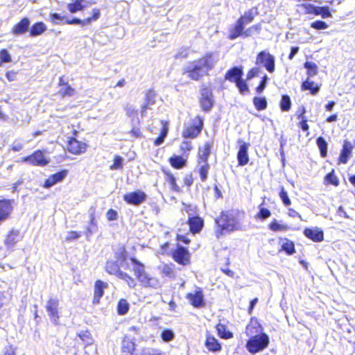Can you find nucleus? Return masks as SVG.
Masks as SVG:
<instances>
[{"mask_svg":"<svg viewBox=\"0 0 355 355\" xmlns=\"http://www.w3.org/2000/svg\"><path fill=\"white\" fill-rule=\"evenodd\" d=\"M313 4L304 3L297 5L298 12L302 15H311Z\"/></svg>","mask_w":355,"mask_h":355,"instance_id":"nucleus-51","label":"nucleus"},{"mask_svg":"<svg viewBox=\"0 0 355 355\" xmlns=\"http://www.w3.org/2000/svg\"><path fill=\"white\" fill-rule=\"evenodd\" d=\"M128 252L125 246H121L119 251L115 253V258L118 261H125L127 259Z\"/></svg>","mask_w":355,"mask_h":355,"instance_id":"nucleus-60","label":"nucleus"},{"mask_svg":"<svg viewBox=\"0 0 355 355\" xmlns=\"http://www.w3.org/2000/svg\"><path fill=\"white\" fill-rule=\"evenodd\" d=\"M321 86L322 85L320 83H316L309 78H307L302 83L301 90L309 91L311 95L315 96L320 92Z\"/></svg>","mask_w":355,"mask_h":355,"instance_id":"nucleus-28","label":"nucleus"},{"mask_svg":"<svg viewBox=\"0 0 355 355\" xmlns=\"http://www.w3.org/2000/svg\"><path fill=\"white\" fill-rule=\"evenodd\" d=\"M175 337L173 331L171 329H165L161 333V338L164 342H169Z\"/></svg>","mask_w":355,"mask_h":355,"instance_id":"nucleus-61","label":"nucleus"},{"mask_svg":"<svg viewBox=\"0 0 355 355\" xmlns=\"http://www.w3.org/2000/svg\"><path fill=\"white\" fill-rule=\"evenodd\" d=\"M204 128V118L200 114L196 115L184 125L182 137L185 139H194L199 137Z\"/></svg>","mask_w":355,"mask_h":355,"instance_id":"nucleus-4","label":"nucleus"},{"mask_svg":"<svg viewBox=\"0 0 355 355\" xmlns=\"http://www.w3.org/2000/svg\"><path fill=\"white\" fill-rule=\"evenodd\" d=\"M268 228L270 230L277 232H285L290 229L289 226L286 224H280L277 220L273 219L269 224Z\"/></svg>","mask_w":355,"mask_h":355,"instance_id":"nucleus-40","label":"nucleus"},{"mask_svg":"<svg viewBox=\"0 0 355 355\" xmlns=\"http://www.w3.org/2000/svg\"><path fill=\"white\" fill-rule=\"evenodd\" d=\"M243 75L242 67H233L226 71L224 78L226 80L235 83L243 77Z\"/></svg>","mask_w":355,"mask_h":355,"instance_id":"nucleus-27","label":"nucleus"},{"mask_svg":"<svg viewBox=\"0 0 355 355\" xmlns=\"http://www.w3.org/2000/svg\"><path fill=\"white\" fill-rule=\"evenodd\" d=\"M12 61L11 55L6 49L0 50V66L3 63L10 62Z\"/></svg>","mask_w":355,"mask_h":355,"instance_id":"nucleus-54","label":"nucleus"},{"mask_svg":"<svg viewBox=\"0 0 355 355\" xmlns=\"http://www.w3.org/2000/svg\"><path fill=\"white\" fill-rule=\"evenodd\" d=\"M263 327L257 318H251L245 329V334L248 336H254L263 334Z\"/></svg>","mask_w":355,"mask_h":355,"instance_id":"nucleus-26","label":"nucleus"},{"mask_svg":"<svg viewBox=\"0 0 355 355\" xmlns=\"http://www.w3.org/2000/svg\"><path fill=\"white\" fill-rule=\"evenodd\" d=\"M291 98L287 94H283L279 101V107L282 112H288L291 108Z\"/></svg>","mask_w":355,"mask_h":355,"instance_id":"nucleus-43","label":"nucleus"},{"mask_svg":"<svg viewBox=\"0 0 355 355\" xmlns=\"http://www.w3.org/2000/svg\"><path fill=\"white\" fill-rule=\"evenodd\" d=\"M237 142L239 144V148L236 155L238 166H243L248 164L250 160L248 150L250 144V143L243 141L241 139H239Z\"/></svg>","mask_w":355,"mask_h":355,"instance_id":"nucleus-14","label":"nucleus"},{"mask_svg":"<svg viewBox=\"0 0 355 355\" xmlns=\"http://www.w3.org/2000/svg\"><path fill=\"white\" fill-rule=\"evenodd\" d=\"M323 184L325 186H333L334 187H337L340 185V180L334 168H332L324 176Z\"/></svg>","mask_w":355,"mask_h":355,"instance_id":"nucleus-31","label":"nucleus"},{"mask_svg":"<svg viewBox=\"0 0 355 355\" xmlns=\"http://www.w3.org/2000/svg\"><path fill=\"white\" fill-rule=\"evenodd\" d=\"M268 80V78L267 75H264L262 78L261 81L259 82L258 86L256 87L255 90L257 93L261 94L263 92V91L265 89L267 84V81Z\"/></svg>","mask_w":355,"mask_h":355,"instance_id":"nucleus-63","label":"nucleus"},{"mask_svg":"<svg viewBox=\"0 0 355 355\" xmlns=\"http://www.w3.org/2000/svg\"><path fill=\"white\" fill-rule=\"evenodd\" d=\"M218 336L223 339H230L233 338L234 334L232 331H229L226 324L223 323H218L215 326Z\"/></svg>","mask_w":355,"mask_h":355,"instance_id":"nucleus-35","label":"nucleus"},{"mask_svg":"<svg viewBox=\"0 0 355 355\" xmlns=\"http://www.w3.org/2000/svg\"><path fill=\"white\" fill-rule=\"evenodd\" d=\"M160 272L162 275L169 278H175V266L173 263H164L162 265Z\"/></svg>","mask_w":355,"mask_h":355,"instance_id":"nucleus-38","label":"nucleus"},{"mask_svg":"<svg viewBox=\"0 0 355 355\" xmlns=\"http://www.w3.org/2000/svg\"><path fill=\"white\" fill-rule=\"evenodd\" d=\"M123 168V158L120 155H115L113 164L110 166V170H117Z\"/></svg>","mask_w":355,"mask_h":355,"instance_id":"nucleus-59","label":"nucleus"},{"mask_svg":"<svg viewBox=\"0 0 355 355\" xmlns=\"http://www.w3.org/2000/svg\"><path fill=\"white\" fill-rule=\"evenodd\" d=\"M269 343V336L266 333H263L249 337L246 341L245 347L250 354H254L266 349Z\"/></svg>","mask_w":355,"mask_h":355,"instance_id":"nucleus-6","label":"nucleus"},{"mask_svg":"<svg viewBox=\"0 0 355 355\" xmlns=\"http://www.w3.org/2000/svg\"><path fill=\"white\" fill-rule=\"evenodd\" d=\"M107 287V284L101 279H97L94 285V296L92 303L98 304L100 303L101 297L103 296L105 289Z\"/></svg>","mask_w":355,"mask_h":355,"instance_id":"nucleus-25","label":"nucleus"},{"mask_svg":"<svg viewBox=\"0 0 355 355\" xmlns=\"http://www.w3.org/2000/svg\"><path fill=\"white\" fill-rule=\"evenodd\" d=\"M244 216V211L239 209L223 210L214 219V234L220 239L226 233H232L242 230L241 218Z\"/></svg>","mask_w":355,"mask_h":355,"instance_id":"nucleus-1","label":"nucleus"},{"mask_svg":"<svg viewBox=\"0 0 355 355\" xmlns=\"http://www.w3.org/2000/svg\"><path fill=\"white\" fill-rule=\"evenodd\" d=\"M68 172L67 169H62L51 175L44 180L42 187L45 189H49L55 184L62 182L67 177Z\"/></svg>","mask_w":355,"mask_h":355,"instance_id":"nucleus-22","label":"nucleus"},{"mask_svg":"<svg viewBox=\"0 0 355 355\" xmlns=\"http://www.w3.org/2000/svg\"><path fill=\"white\" fill-rule=\"evenodd\" d=\"M46 29V26L43 21H37L29 27L28 34L30 37H37L44 33Z\"/></svg>","mask_w":355,"mask_h":355,"instance_id":"nucleus-32","label":"nucleus"},{"mask_svg":"<svg viewBox=\"0 0 355 355\" xmlns=\"http://www.w3.org/2000/svg\"><path fill=\"white\" fill-rule=\"evenodd\" d=\"M58 86V94L61 98L71 97L76 94V89L69 84L63 76L59 77Z\"/></svg>","mask_w":355,"mask_h":355,"instance_id":"nucleus-17","label":"nucleus"},{"mask_svg":"<svg viewBox=\"0 0 355 355\" xmlns=\"http://www.w3.org/2000/svg\"><path fill=\"white\" fill-rule=\"evenodd\" d=\"M204 345L206 349L210 352L216 353L222 350L221 343L210 331L206 332Z\"/></svg>","mask_w":355,"mask_h":355,"instance_id":"nucleus-20","label":"nucleus"},{"mask_svg":"<svg viewBox=\"0 0 355 355\" xmlns=\"http://www.w3.org/2000/svg\"><path fill=\"white\" fill-rule=\"evenodd\" d=\"M140 355H164L163 352L159 349L149 348L143 349Z\"/></svg>","mask_w":355,"mask_h":355,"instance_id":"nucleus-64","label":"nucleus"},{"mask_svg":"<svg viewBox=\"0 0 355 355\" xmlns=\"http://www.w3.org/2000/svg\"><path fill=\"white\" fill-rule=\"evenodd\" d=\"M82 235L81 232H77V231H69L67 233V236L65 237V241L67 242H71L73 240H76L79 239Z\"/></svg>","mask_w":355,"mask_h":355,"instance_id":"nucleus-62","label":"nucleus"},{"mask_svg":"<svg viewBox=\"0 0 355 355\" xmlns=\"http://www.w3.org/2000/svg\"><path fill=\"white\" fill-rule=\"evenodd\" d=\"M255 63L263 65L269 73H273L275 70V57L268 52L260 51L256 57Z\"/></svg>","mask_w":355,"mask_h":355,"instance_id":"nucleus-11","label":"nucleus"},{"mask_svg":"<svg viewBox=\"0 0 355 355\" xmlns=\"http://www.w3.org/2000/svg\"><path fill=\"white\" fill-rule=\"evenodd\" d=\"M186 298L195 308H202L205 306L203 291L199 287L193 293H188L186 295Z\"/></svg>","mask_w":355,"mask_h":355,"instance_id":"nucleus-16","label":"nucleus"},{"mask_svg":"<svg viewBox=\"0 0 355 355\" xmlns=\"http://www.w3.org/2000/svg\"><path fill=\"white\" fill-rule=\"evenodd\" d=\"M121 352L123 355H137V345L135 338L125 335L121 340Z\"/></svg>","mask_w":355,"mask_h":355,"instance_id":"nucleus-15","label":"nucleus"},{"mask_svg":"<svg viewBox=\"0 0 355 355\" xmlns=\"http://www.w3.org/2000/svg\"><path fill=\"white\" fill-rule=\"evenodd\" d=\"M263 204L259 205V211L255 215L256 218L261 220H266L271 216V211L268 208L262 207Z\"/></svg>","mask_w":355,"mask_h":355,"instance_id":"nucleus-50","label":"nucleus"},{"mask_svg":"<svg viewBox=\"0 0 355 355\" xmlns=\"http://www.w3.org/2000/svg\"><path fill=\"white\" fill-rule=\"evenodd\" d=\"M179 149L182 155L188 158L190 152L193 149L192 142L187 139L182 141L180 144Z\"/></svg>","mask_w":355,"mask_h":355,"instance_id":"nucleus-41","label":"nucleus"},{"mask_svg":"<svg viewBox=\"0 0 355 355\" xmlns=\"http://www.w3.org/2000/svg\"><path fill=\"white\" fill-rule=\"evenodd\" d=\"M105 271L112 275L119 276V273L121 272L119 263L114 260H108L105 263Z\"/></svg>","mask_w":355,"mask_h":355,"instance_id":"nucleus-37","label":"nucleus"},{"mask_svg":"<svg viewBox=\"0 0 355 355\" xmlns=\"http://www.w3.org/2000/svg\"><path fill=\"white\" fill-rule=\"evenodd\" d=\"M198 102L203 112L208 113L212 110L214 105V96L211 87L206 85L201 87Z\"/></svg>","mask_w":355,"mask_h":355,"instance_id":"nucleus-7","label":"nucleus"},{"mask_svg":"<svg viewBox=\"0 0 355 355\" xmlns=\"http://www.w3.org/2000/svg\"><path fill=\"white\" fill-rule=\"evenodd\" d=\"M18 231L11 230L5 239V244L8 247H12L17 243Z\"/></svg>","mask_w":355,"mask_h":355,"instance_id":"nucleus-46","label":"nucleus"},{"mask_svg":"<svg viewBox=\"0 0 355 355\" xmlns=\"http://www.w3.org/2000/svg\"><path fill=\"white\" fill-rule=\"evenodd\" d=\"M146 198V194L141 190L129 192L123 196V200L127 204L135 206L141 205Z\"/></svg>","mask_w":355,"mask_h":355,"instance_id":"nucleus-13","label":"nucleus"},{"mask_svg":"<svg viewBox=\"0 0 355 355\" xmlns=\"http://www.w3.org/2000/svg\"><path fill=\"white\" fill-rule=\"evenodd\" d=\"M234 84L238 88L239 92L241 95H245L250 92V89L247 84L246 80H244L241 78Z\"/></svg>","mask_w":355,"mask_h":355,"instance_id":"nucleus-48","label":"nucleus"},{"mask_svg":"<svg viewBox=\"0 0 355 355\" xmlns=\"http://www.w3.org/2000/svg\"><path fill=\"white\" fill-rule=\"evenodd\" d=\"M130 260L133 264V272L140 285L144 288H157L159 286L157 278L150 276L146 271L144 263L135 257H130Z\"/></svg>","mask_w":355,"mask_h":355,"instance_id":"nucleus-3","label":"nucleus"},{"mask_svg":"<svg viewBox=\"0 0 355 355\" xmlns=\"http://www.w3.org/2000/svg\"><path fill=\"white\" fill-rule=\"evenodd\" d=\"M171 256L174 261L180 266H186L191 263V253L184 246L178 245L172 251Z\"/></svg>","mask_w":355,"mask_h":355,"instance_id":"nucleus-9","label":"nucleus"},{"mask_svg":"<svg viewBox=\"0 0 355 355\" xmlns=\"http://www.w3.org/2000/svg\"><path fill=\"white\" fill-rule=\"evenodd\" d=\"M78 336L82 340V341L86 344H89L92 341V334L88 330H83L80 331Z\"/></svg>","mask_w":355,"mask_h":355,"instance_id":"nucleus-57","label":"nucleus"},{"mask_svg":"<svg viewBox=\"0 0 355 355\" xmlns=\"http://www.w3.org/2000/svg\"><path fill=\"white\" fill-rule=\"evenodd\" d=\"M257 14V8H251L246 10L238 19L246 25L252 22Z\"/></svg>","mask_w":355,"mask_h":355,"instance_id":"nucleus-36","label":"nucleus"},{"mask_svg":"<svg viewBox=\"0 0 355 355\" xmlns=\"http://www.w3.org/2000/svg\"><path fill=\"white\" fill-rule=\"evenodd\" d=\"M88 148L87 143L78 140L75 137H69L67 144V151L74 155L85 153Z\"/></svg>","mask_w":355,"mask_h":355,"instance_id":"nucleus-12","label":"nucleus"},{"mask_svg":"<svg viewBox=\"0 0 355 355\" xmlns=\"http://www.w3.org/2000/svg\"><path fill=\"white\" fill-rule=\"evenodd\" d=\"M212 53H206L198 59L192 61L189 65L183 69V74L187 76L192 80L198 81L204 76L209 75L208 71L215 65Z\"/></svg>","mask_w":355,"mask_h":355,"instance_id":"nucleus-2","label":"nucleus"},{"mask_svg":"<svg viewBox=\"0 0 355 355\" xmlns=\"http://www.w3.org/2000/svg\"><path fill=\"white\" fill-rule=\"evenodd\" d=\"M213 146V141L206 142L202 149H199V153L197 157L198 164L201 162H208L209 157L211 154V148Z\"/></svg>","mask_w":355,"mask_h":355,"instance_id":"nucleus-30","label":"nucleus"},{"mask_svg":"<svg viewBox=\"0 0 355 355\" xmlns=\"http://www.w3.org/2000/svg\"><path fill=\"white\" fill-rule=\"evenodd\" d=\"M304 68L306 69V74L308 77H313L318 73V66L313 62L306 61L304 64Z\"/></svg>","mask_w":355,"mask_h":355,"instance_id":"nucleus-49","label":"nucleus"},{"mask_svg":"<svg viewBox=\"0 0 355 355\" xmlns=\"http://www.w3.org/2000/svg\"><path fill=\"white\" fill-rule=\"evenodd\" d=\"M187 224L189 226V230L192 234L200 233L204 227V219L198 215L189 216Z\"/></svg>","mask_w":355,"mask_h":355,"instance_id":"nucleus-18","label":"nucleus"},{"mask_svg":"<svg viewBox=\"0 0 355 355\" xmlns=\"http://www.w3.org/2000/svg\"><path fill=\"white\" fill-rule=\"evenodd\" d=\"M85 8V6L83 3L78 2L69 3L67 4V9L71 13H75L78 11L83 10Z\"/></svg>","mask_w":355,"mask_h":355,"instance_id":"nucleus-55","label":"nucleus"},{"mask_svg":"<svg viewBox=\"0 0 355 355\" xmlns=\"http://www.w3.org/2000/svg\"><path fill=\"white\" fill-rule=\"evenodd\" d=\"M117 277L123 280L131 288H134L137 286V282L135 278L125 272L121 271L119 273V276Z\"/></svg>","mask_w":355,"mask_h":355,"instance_id":"nucleus-42","label":"nucleus"},{"mask_svg":"<svg viewBox=\"0 0 355 355\" xmlns=\"http://www.w3.org/2000/svg\"><path fill=\"white\" fill-rule=\"evenodd\" d=\"M50 320L55 325L60 324L59 300L56 297H50L45 306Z\"/></svg>","mask_w":355,"mask_h":355,"instance_id":"nucleus-10","label":"nucleus"},{"mask_svg":"<svg viewBox=\"0 0 355 355\" xmlns=\"http://www.w3.org/2000/svg\"><path fill=\"white\" fill-rule=\"evenodd\" d=\"M130 309V305L125 299H120L117 303V313L120 315L126 314Z\"/></svg>","mask_w":355,"mask_h":355,"instance_id":"nucleus-44","label":"nucleus"},{"mask_svg":"<svg viewBox=\"0 0 355 355\" xmlns=\"http://www.w3.org/2000/svg\"><path fill=\"white\" fill-rule=\"evenodd\" d=\"M254 106L258 111L264 110L268 106V102L265 97H254L252 99Z\"/></svg>","mask_w":355,"mask_h":355,"instance_id":"nucleus-45","label":"nucleus"},{"mask_svg":"<svg viewBox=\"0 0 355 355\" xmlns=\"http://www.w3.org/2000/svg\"><path fill=\"white\" fill-rule=\"evenodd\" d=\"M353 146L352 143L345 139L343 141L342 149L337 159V164H345L352 157Z\"/></svg>","mask_w":355,"mask_h":355,"instance_id":"nucleus-19","label":"nucleus"},{"mask_svg":"<svg viewBox=\"0 0 355 355\" xmlns=\"http://www.w3.org/2000/svg\"><path fill=\"white\" fill-rule=\"evenodd\" d=\"M202 164L198 168L200 180L205 182L208 177L210 165L208 162H201Z\"/></svg>","mask_w":355,"mask_h":355,"instance_id":"nucleus-47","label":"nucleus"},{"mask_svg":"<svg viewBox=\"0 0 355 355\" xmlns=\"http://www.w3.org/2000/svg\"><path fill=\"white\" fill-rule=\"evenodd\" d=\"M316 144L320 150V155L324 158L327 156L328 144L325 139L322 137H318L316 139Z\"/></svg>","mask_w":355,"mask_h":355,"instance_id":"nucleus-39","label":"nucleus"},{"mask_svg":"<svg viewBox=\"0 0 355 355\" xmlns=\"http://www.w3.org/2000/svg\"><path fill=\"white\" fill-rule=\"evenodd\" d=\"M299 122L297 123V127L301 129L304 132L306 133V136L309 135V121L307 117L306 118H302V119H298Z\"/></svg>","mask_w":355,"mask_h":355,"instance_id":"nucleus-52","label":"nucleus"},{"mask_svg":"<svg viewBox=\"0 0 355 355\" xmlns=\"http://www.w3.org/2000/svg\"><path fill=\"white\" fill-rule=\"evenodd\" d=\"M21 162H26L32 166L44 167L49 164V159L42 150H36L31 154L21 158Z\"/></svg>","mask_w":355,"mask_h":355,"instance_id":"nucleus-8","label":"nucleus"},{"mask_svg":"<svg viewBox=\"0 0 355 355\" xmlns=\"http://www.w3.org/2000/svg\"><path fill=\"white\" fill-rule=\"evenodd\" d=\"M245 24L238 19L235 24L229 29L228 38L233 40L239 37H248L252 36L253 31L259 33L261 30L260 24H254L246 30H245Z\"/></svg>","mask_w":355,"mask_h":355,"instance_id":"nucleus-5","label":"nucleus"},{"mask_svg":"<svg viewBox=\"0 0 355 355\" xmlns=\"http://www.w3.org/2000/svg\"><path fill=\"white\" fill-rule=\"evenodd\" d=\"M165 177V180L169 184L171 189L175 192L179 193L181 189L177 183L175 175L169 170H162Z\"/></svg>","mask_w":355,"mask_h":355,"instance_id":"nucleus-34","label":"nucleus"},{"mask_svg":"<svg viewBox=\"0 0 355 355\" xmlns=\"http://www.w3.org/2000/svg\"><path fill=\"white\" fill-rule=\"evenodd\" d=\"M30 24V19L28 17H24L12 26L10 33L12 35L15 36L25 34L27 31H29Z\"/></svg>","mask_w":355,"mask_h":355,"instance_id":"nucleus-23","label":"nucleus"},{"mask_svg":"<svg viewBox=\"0 0 355 355\" xmlns=\"http://www.w3.org/2000/svg\"><path fill=\"white\" fill-rule=\"evenodd\" d=\"M182 211L187 214L189 216L196 215L198 212V208L196 206L192 205L191 204L182 203Z\"/></svg>","mask_w":355,"mask_h":355,"instance_id":"nucleus-53","label":"nucleus"},{"mask_svg":"<svg viewBox=\"0 0 355 355\" xmlns=\"http://www.w3.org/2000/svg\"><path fill=\"white\" fill-rule=\"evenodd\" d=\"M303 234L307 239L315 243H320L324 240V232L318 227H306Z\"/></svg>","mask_w":355,"mask_h":355,"instance_id":"nucleus-24","label":"nucleus"},{"mask_svg":"<svg viewBox=\"0 0 355 355\" xmlns=\"http://www.w3.org/2000/svg\"><path fill=\"white\" fill-rule=\"evenodd\" d=\"M168 161L172 168L182 169L187 165L188 158L182 155H173Z\"/></svg>","mask_w":355,"mask_h":355,"instance_id":"nucleus-29","label":"nucleus"},{"mask_svg":"<svg viewBox=\"0 0 355 355\" xmlns=\"http://www.w3.org/2000/svg\"><path fill=\"white\" fill-rule=\"evenodd\" d=\"M279 239L283 241L281 248L279 250V252H284L289 256L295 253V243L293 241L287 238H280Z\"/></svg>","mask_w":355,"mask_h":355,"instance_id":"nucleus-33","label":"nucleus"},{"mask_svg":"<svg viewBox=\"0 0 355 355\" xmlns=\"http://www.w3.org/2000/svg\"><path fill=\"white\" fill-rule=\"evenodd\" d=\"M279 196L285 206L288 207L291 205V201L288 197V193L283 187L280 189Z\"/></svg>","mask_w":355,"mask_h":355,"instance_id":"nucleus-56","label":"nucleus"},{"mask_svg":"<svg viewBox=\"0 0 355 355\" xmlns=\"http://www.w3.org/2000/svg\"><path fill=\"white\" fill-rule=\"evenodd\" d=\"M101 16V12L98 8L92 9V15L89 17L84 19H80L77 17H74L71 19H67L65 23L67 24H78L81 26H86L90 24L92 21H96Z\"/></svg>","mask_w":355,"mask_h":355,"instance_id":"nucleus-21","label":"nucleus"},{"mask_svg":"<svg viewBox=\"0 0 355 355\" xmlns=\"http://www.w3.org/2000/svg\"><path fill=\"white\" fill-rule=\"evenodd\" d=\"M155 96L156 93L153 89H149L146 92L145 94V101L146 103L150 105H153L155 103Z\"/></svg>","mask_w":355,"mask_h":355,"instance_id":"nucleus-58","label":"nucleus"}]
</instances>
